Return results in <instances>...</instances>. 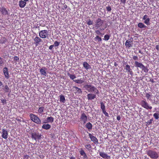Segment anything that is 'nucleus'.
<instances>
[{"instance_id":"f257e3e1","label":"nucleus","mask_w":159,"mask_h":159,"mask_svg":"<svg viewBox=\"0 0 159 159\" xmlns=\"http://www.w3.org/2000/svg\"><path fill=\"white\" fill-rule=\"evenodd\" d=\"M83 88L89 92H92L96 94L99 93V91L98 89L93 85L86 84L83 86Z\"/></svg>"},{"instance_id":"f03ea898","label":"nucleus","mask_w":159,"mask_h":159,"mask_svg":"<svg viewBox=\"0 0 159 159\" xmlns=\"http://www.w3.org/2000/svg\"><path fill=\"white\" fill-rule=\"evenodd\" d=\"M134 64L136 67L140 68L145 73L148 72V67L145 66L141 62H139L138 61H135Z\"/></svg>"},{"instance_id":"7ed1b4c3","label":"nucleus","mask_w":159,"mask_h":159,"mask_svg":"<svg viewBox=\"0 0 159 159\" xmlns=\"http://www.w3.org/2000/svg\"><path fill=\"white\" fill-rule=\"evenodd\" d=\"M147 154L151 158L157 159L159 157L158 153L155 151L149 150L146 151Z\"/></svg>"},{"instance_id":"20e7f679","label":"nucleus","mask_w":159,"mask_h":159,"mask_svg":"<svg viewBox=\"0 0 159 159\" xmlns=\"http://www.w3.org/2000/svg\"><path fill=\"white\" fill-rule=\"evenodd\" d=\"M30 117L31 120L37 124H40L41 123V121L40 118L36 115L31 113L30 115Z\"/></svg>"},{"instance_id":"39448f33","label":"nucleus","mask_w":159,"mask_h":159,"mask_svg":"<svg viewBox=\"0 0 159 159\" xmlns=\"http://www.w3.org/2000/svg\"><path fill=\"white\" fill-rule=\"evenodd\" d=\"M42 134L38 131H33L31 134V138L37 141L39 140L41 138Z\"/></svg>"},{"instance_id":"423d86ee","label":"nucleus","mask_w":159,"mask_h":159,"mask_svg":"<svg viewBox=\"0 0 159 159\" xmlns=\"http://www.w3.org/2000/svg\"><path fill=\"white\" fill-rule=\"evenodd\" d=\"M140 104L142 107L147 109H151L152 108V107L150 106L145 100H142L140 102Z\"/></svg>"},{"instance_id":"0eeeda50","label":"nucleus","mask_w":159,"mask_h":159,"mask_svg":"<svg viewBox=\"0 0 159 159\" xmlns=\"http://www.w3.org/2000/svg\"><path fill=\"white\" fill-rule=\"evenodd\" d=\"M48 32L47 30H44L40 31L39 33V37L42 39L46 38L48 35Z\"/></svg>"},{"instance_id":"6e6552de","label":"nucleus","mask_w":159,"mask_h":159,"mask_svg":"<svg viewBox=\"0 0 159 159\" xmlns=\"http://www.w3.org/2000/svg\"><path fill=\"white\" fill-rule=\"evenodd\" d=\"M80 120L81 122H83V125L85 124L87 121L88 117L84 113H83L81 114L80 117Z\"/></svg>"},{"instance_id":"1a4fd4ad","label":"nucleus","mask_w":159,"mask_h":159,"mask_svg":"<svg viewBox=\"0 0 159 159\" xmlns=\"http://www.w3.org/2000/svg\"><path fill=\"white\" fill-rule=\"evenodd\" d=\"M103 23V20H101L100 18H98L96 20L95 26L96 27H97V28H100L102 26Z\"/></svg>"},{"instance_id":"9d476101","label":"nucleus","mask_w":159,"mask_h":159,"mask_svg":"<svg viewBox=\"0 0 159 159\" xmlns=\"http://www.w3.org/2000/svg\"><path fill=\"white\" fill-rule=\"evenodd\" d=\"M89 136L90 139L91 140L96 144H98V139L95 136H93L90 133L89 134Z\"/></svg>"},{"instance_id":"9b49d317","label":"nucleus","mask_w":159,"mask_h":159,"mask_svg":"<svg viewBox=\"0 0 159 159\" xmlns=\"http://www.w3.org/2000/svg\"><path fill=\"white\" fill-rule=\"evenodd\" d=\"M101 104V108L102 111V112L103 113V114L105 115V116H106L108 117L109 115L108 113L106 112V110H105V105L104 103L102 102H101L100 103Z\"/></svg>"},{"instance_id":"f8f14e48","label":"nucleus","mask_w":159,"mask_h":159,"mask_svg":"<svg viewBox=\"0 0 159 159\" xmlns=\"http://www.w3.org/2000/svg\"><path fill=\"white\" fill-rule=\"evenodd\" d=\"M34 41L36 46H38L40 44V43L42 42V40L41 39V38L37 36L34 39Z\"/></svg>"},{"instance_id":"ddd939ff","label":"nucleus","mask_w":159,"mask_h":159,"mask_svg":"<svg viewBox=\"0 0 159 159\" xmlns=\"http://www.w3.org/2000/svg\"><path fill=\"white\" fill-rule=\"evenodd\" d=\"M2 71L5 77L7 79H8L10 77L8 71V69L6 67H5L2 69Z\"/></svg>"},{"instance_id":"4468645a","label":"nucleus","mask_w":159,"mask_h":159,"mask_svg":"<svg viewBox=\"0 0 159 159\" xmlns=\"http://www.w3.org/2000/svg\"><path fill=\"white\" fill-rule=\"evenodd\" d=\"M73 91L75 94H80L82 93L81 89L76 86H73Z\"/></svg>"},{"instance_id":"2eb2a0df","label":"nucleus","mask_w":159,"mask_h":159,"mask_svg":"<svg viewBox=\"0 0 159 159\" xmlns=\"http://www.w3.org/2000/svg\"><path fill=\"white\" fill-rule=\"evenodd\" d=\"M125 69L126 71L128 72V74H129L131 76H132L133 75V72L131 69L130 66L129 65H126L125 67Z\"/></svg>"},{"instance_id":"dca6fc26","label":"nucleus","mask_w":159,"mask_h":159,"mask_svg":"<svg viewBox=\"0 0 159 159\" xmlns=\"http://www.w3.org/2000/svg\"><path fill=\"white\" fill-rule=\"evenodd\" d=\"M98 94H96L95 93H88L87 95V97L88 99L89 100H92L94 99L96 97V95Z\"/></svg>"},{"instance_id":"f3484780","label":"nucleus","mask_w":159,"mask_h":159,"mask_svg":"<svg viewBox=\"0 0 159 159\" xmlns=\"http://www.w3.org/2000/svg\"><path fill=\"white\" fill-rule=\"evenodd\" d=\"M143 19L144 20V23L147 25H149L150 19L148 15H144L143 18Z\"/></svg>"},{"instance_id":"a211bd4d","label":"nucleus","mask_w":159,"mask_h":159,"mask_svg":"<svg viewBox=\"0 0 159 159\" xmlns=\"http://www.w3.org/2000/svg\"><path fill=\"white\" fill-rule=\"evenodd\" d=\"M2 137L4 139H6L8 138V133L7 131L4 129H2Z\"/></svg>"},{"instance_id":"6ab92c4d","label":"nucleus","mask_w":159,"mask_h":159,"mask_svg":"<svg viewBox=\"0 0 159 159\" xmlns=\"http://www.w3.org/2000/svg\"><path fill=\"white\" fill-rule=\"evenodd\" d=\"M99 154L100 156L104 159H110V157L108 156L107 153L103 152H99Z\"/></svg>"},{"instance_id":"aec40b11","label":"nucleus","mask_w":159,"mask_h":159,"mask_svg":"<svg viewBox=\"0 0 159 159\" xmlns=\"http://www.w3.org/2000/svg\"><path fill=\"white\" fill-rule=\"evenodd\" d=\"M0 11L1 12L2 14L4 16L9 15L8 11L4 7L1 8Z\"/></svg>"},{"instance_id":"412c9836","label":"nucleus","mask_w":159,"mask_h":159,"mask_svg":"<svg viewBox=\"0 0 159 159\" xmlns=\"http://www.w3.org/2000/svg\"><path fill=\"white\" fill-rule=\"evenodd\" d=\"M85 126L86 128H87L89 131H90L92 129L93 125L90 122L87 123L86 124Z\"/></svg>"},{"instance_id":"4be33fe9","label":"nucleus","mask_w":159,"mask_h":159,"mask_svg":"<svg viewBox=\"0 0 159 159\" xmlns=\"http://www.w3.org/2000/svg\"><path fill=\"white\" fill-rule=\"evenodd\" d=\"M80 155L83 156V158L84 159H85L87 158V156L84 152L82 148H81L80 151Z\"/></svg>"},{"instance_id":"5701e85b","label":"nucleus","mask_w":159,"mask_h":159,"mask_svg":"<svg viewBox=\"0 0 159 159\" xmlns=\"http://www.w3.org/2000/svg\"><path fill=\"white\" fill-rule=\"evenodd\" d=\"M83 66L84 68L88 70L89 69H91V66L87 62H83Z\"/></svg>"},{"instance_id":"b1692460","label":"nucleus","mask_w":159,"mask_h":159,"mask_svg":"<svg viewBox=\"0 0 159 159\" xmlns=\"http://www.w3.org/2000/svg\"><path fill=\"white\" fill-rule=\"evenodd\" d=\"M26 2L24 1L21 0L19 1V6L21 8L24 7L26 5Z\"/></svg>"},{"instance_id":"393cba45","label":"nucleus","mask_w":159,"mask_h":159,"mask_svg":"<svg viewBox=\"0 0 159 159\" xmlns=\"http://www.w3.org/2000/svg\"><path fill=\"white\" fill-rule=\"evenodd\" d=\"M7 39L4 37H2L1 38L0 40V43L1 44H4L7 43Z\"/></svg>"},{"instance_id":"a878e982","label":"nucleus","mask_w":159,"mask_h":159,"mask_svg":"<svg viewBox=\"0 0 159 159\" xmlns=\"http://www.w3.org/2000/svg\"><path fill=\"white\" fill-rule=\"evenodd\" d=\"M40 72L42 75L46 76L47 74L46 71V68L44 67L43 68L41 69L40 70Z\"/></svg>"},{"instance_id":"bb28decb","label":"nucleus","mask_w":159,"mask_h":159,"mask_svg":"<svg viewBox=\"0 0 159 159\" xmlns=\"http://www.w3.org/2000/svg\"><path fill=\"white\" fill-rule=\"evenodd\" d=\"M73 81L77 84H82L84 82V80L83 78L80 79L74 80Z\"/></svg>"},{"instance_id":"cd10ccee","label":"nucleus","mask_w":159,"mask_h":159,"mask_svg":"<svg viewBox=\"0 0 159 159\" xmlns=\"http://www.w3.org/2000/svg\"><path fill=\"white\" fill-rule=\"evenodd\" d=\"M51 127V126L49 124H43L42 126V128L46 130L49 129Z\"/></svg>"},{"instance_id":"c85d7f7f","label":"nucleus","mask_w":159,"mask_h":159,"mask_svg":"<svg viewBox=\"0 0 159 159\" xmlns=\"http://www.w3.org/2000/svg\"><path fill=\"white\" fill-rule=\"evenodd\" d=\"M131 42L128 40H127L125 43V46L126 48H129L130 47H132Z\"/></svg>"},{"instance_id":"c756f323","label":"nucleus","mask_w":159,"mask_h":159,"mask_svg":"<svg viewBox=\"0 0 159 159\" xmlns=\"http://www.w3.org/2000/svg\"><path fill=\"white\" fill-rule=\"evenodd\" d=\"M2 89L5 93H8L11 91L10 89L7 85H5L4 88H2Z\"/></svg>"},{"instance_id":"7c9ffc66","label":"nucleus","mask_w":159,"mask_h":159,"mask_svg":"<svg viewBox=\"0 0 159 159\" xmlns=\"http://www.w3.org/2000/svg\"><path fill=\"white\" fill-rule=\"evenodd\" d=\"M138 27L140 28H145L146 26L142 22H139L138 24Z\"/></svg>"},{"instance_id":"2f4dec72","label":"nucleus","mask_w":159,"mask_h":159,"mask_svg":"<svg viewBox=\"0 0 159 159\" xmlns=\"http://www.w3.org/2000/svg\"><path fill=\"white\" fill-rule=\"evenodd\" d=\"M47 121L48 123L53 122L54 121V118L52 117H48L47 118Z\"/></svg>"},{"instance_id":"473e14b6","label":"nucleus","mask_w":159,"mask_h":159,"mask_svg":"<svg viewBox=\"0 0 159 159\" xmlns=\"http://www.w3.org/2000/svg\"><path fill=\"white\" fill-rule=\"evenodd\" d=\"M94 39L95 41L98 42H101L102 41V38L98 35L96 36L94 38Z\"/></svg>"},{"instance_id":"72a5a7b5","label":"nucleus","mask_w":159,"mask_h":159,"mask_svg":"<svg viewBox=\"0 0 159 159\" xmlns=\"http://www.w3.org/2000/svg\"><path fill=\"white\" fill-rule=\"evenodd\" d=\"M60 102L64 103L65 100V98L64 96L62 95H61L60 96Z\"/></svg>"},{"instance_id":"f704fd0d","label":"nucleus","mask_w":159,"mask_h":159,"mask_svg":"<svg viewBox=\"0 0 159 159\" xmlns=\"http://www.w3.org/2000/svg\"><path fill=\"white\" fill-rule=\"evenodd\" d=\"M67 75L72 80H74L76 78V76L74 75L71 74L69 72L67 73Z\"/></svg>"},{"instance_id":"c9c22d12","label":"nucleus","mask_w":159,"mask_h":159,"mask_svg":"<svg viewBox=\"0 0 159 159\" xmlns=\"http://www.w3.org/2000/svg\"><path fill=\"white\" fill-rule=\"evenodd\" d=\"M44 109V107H40L38 110V112L39 113H42Z\"/></svg>"},{"instance_id":"e433bc0d","label":"nucleus","mask_w":159,"mask_h":159,"mask_svg":"<svg viewBox=\"0 0 159 159\" xmlns=\"http://www.w3.org/2000/svg\"><path fill=\"white\" fill-rule=\"evenodd\" d=\"M152 94H150L149 93H146L145 97L147 98V99H149V100H151V97H152Z\"/></svg>"},{"instance_id":"4c0bfd02","label":"nucleus","mask_w":159,"mask_h":159,"mask_svg":"<svg viewBox=\"0 0 159 159\" xmlns=\"http://www.w3.org/2000/svg\"><path fill=\"white\" fill-rule=\"evenodd\" d=\"M110 37V36L109 35L106 34L105 35L103 39L105 41H107L109 39Z\"/></svg>"},{"instance_id":"58836bf2","label":"nucleus","mask_w":159,"mask_h":159,"mask_svg":"<svg viewBox=\"0 0 159 159\" xmlns=\"http://www.w3.org/2000/svg\"><path fill=\"white\" fill-rule=\"evenodd\" d=\"M153 116L156 120H157L159 118V114L157 113H155L153 114Z\"/></svg>"},{"instance_id":"ea45409f","label":"nucleus","mask_w":159,"mask_h":159,"mask_svg":"<svg viewBox=\"0 0 159 159\" xmlns=\"http://www.w3.org/2000/svg\"><path fill=\"white\" fill-rule=\"evenodd\" d=\"M95 33L97 35H101V36H102L103 34H102L100 31V30H96L95 31Z\"/></svg>"},{"instance_id":"a19ab883","label":"nucleus","mask_w":159,"mask_h":159,"mask_svg":"<svg viewBox=\"0 0 159 159\" xmlns=\"http://www.w3.org/2000/svg\"><path fill=\"white\" fill-rule=\"evenodd\" d=\"M85 147L87 149H88V150H89V151L92 148L91 146L89 144H87V145H85Z\"/></svg>"},{"instance_id":"79ce46f5","label":"nucleus","mask_w":159,"mask_h":159,"mask_svg":"<svg viewBox=\"0 0 159 159\" xmlns=\"http://www.w3.org/2000/svg\"><path fill=\"white\" fill-rule=\"evenodd\" d=\"M4 64L3 59L0 57V66H3Z\"/></svg>"},{"instance_id":"37998d69","label":"nucleus","mask_w":159,"mask_h":159,"mask_svg":"<svg viewBox=\"0 0 159 159\" xmlns=\"http://www.w3.org/2000/svg\"><path fill=\"white\" fill-rule=\"evenodd\" d=\"M60 43V42L56 41L54 42V44L53 45H54V46L56 47H58Z\"/></svg>"},{"instance_id":"c03bdc74","label":"nucleus","mask_w":159,"mask_h":159,"mask_svg":"<svg viewBox=\"0 0 159 159\" xmlns=\"http://www.w3.org/2000/svg\"><path fill=\"white\" fill-rule=\"evenodd\" d=\"M23 158L24 159H29L30 158V156L27 154H25L23 156Z\"/></svg>"},{"instance_id":"a18cd8bd","label":"nucleus","mask_w":159,"mask_h":159,"mask_svg":"<svg viewBox=\"0 0 159 159\" xmlns=\"http://www.w3.org/2000/svg\"><path fill=\"white\" fill-rule=\"evenodd\" d=\"M87 24L89 25H92L93 24V21H91L90 19H89L87 22Z\"/></svg>"},{"instance_id":"49530a36","label":"nucleus","mask_w":159,"mask_h":159,"mask_svg":"<svg viewBox=\"0 0 159 159\" xmlns=\"http://www.w3.org/2000/svg\"><path fill=\"white\" fill-rule=\"evenodd\" d=\"M19 57L17 56H15L14 57V61H19Z\"/></svg>"},{"instance_id":"de8ad7c7","label":"nucleus","mask_w":159,"mask_h":159,"mask_svg":"<svg viewBox=\"0 0 159 159\" xmlns=\"http://www.w3.org/2000/svg\"><path fill=\"white\" fill-rule=\"evenodd\" d=\"M133 59L135 61H137V60H138V57L137 56H133Z\"/></svg>"},{"instance_id":"09e8293b","label":"nucleus","mask_w":159,"mask_h":159,"mask_svg":"<svg viewBox=\"0 0 159 159\" xmlns=\"http://www.w3.org/2000/svg\"><path fill=\"white\" fill-rule=\"evenodd\" d=\"M153 120V119H150L149 120H148V121L147 122V124L148 125H149L150 124H151Z\"/></svg>"},{"instance_id":"8fccbe9b","label":"nucleus","mask_w":159,"mask_h":159,"mask_svg":"<svg viewBox=\"0 0 159 159\" xmlns=\"http://www.w3.org/2000/svg\"><path fill=\"white\" fill-rule=\"evenodd\" d=\"M106 9L108 12L111 11V8L110 6H108V7H106Z\"/></svg>"},{"instance_id":"3c124183","label":"nucleus","mask_w":159,"mask_h":159,"mask_svg":"<svg viewBox=\"0 0 159 159\" xmlns=\"http://www.w3.org/2000/svg\"><path fill=\"white\" fill-rule=\"evenodd\" d=\"M2 103L4 105L6 104V100L5 99H2L1 100Z\"/></svg>"},{"instance_id":"603ef678","label":"nucleus","mask_w":159,"mask_h":159,"mask_svg":"<svg viewBox=\"0 0 159 159\" xmlns=\"http://www.w3.org/2000/svg\"><path fill=\"white\" fill-rule=\"evenodd\" d=\"M67 7L68 6L66 4H63V7L62 8L63 10H64L66 9L67 8Z\"/></svg>"},{"instance_id":"864d4df0","label":"nucleus","mask_w":159,"mask_h":159,"mask_svg":"<svg viewBox=\"0 0 159 159\" xmlns=\"http://www.w3.org/2000/svg\"><path fill=\"white\" fill-rule=\"evenodd\" d=\"M155 48L157 51H159V45H156Z\"/></svg>"},{"instance_id":"5fc2aeb1","label":"nucleus","mask_w":159,"mask_h":159,"mask_svg":"<svg viewBox=\"0 0 159 159\" xmlns=\"http://www.w3.org/2000/svg\"><path fill=\"white\" fill-rule=\"evenodd\" d=\"M53 47H54V45H51L49 47V48L50 50H52Z\"/></svg>"},{"instance_id":"6e6d98bb","label":"nucleus","mask_w":159,"mask_h":159,"mask_svg":"<svg viewBox=\"0 0 159 159\" xmlns=\"http://www.w3.org/2000/svg\"><path fill=\"white\" fill-rule=\"evenodd\" d=\"M121 2L125 4L126 2V0H120Z\"/></svg>"},{"instance_id":"4d7b16f0","label":"nucleus","mask_w":159,"mask_h":159,"mask_svg":"<svg viewBox=\"0 0 159 159\" xmlns=\"http://www.w3.org/2000/svg\"><path fill=\"white\" fill-rule=\"evenodd\" d=\"M116 119L117 120H120V116H118L117 117V118H116Z\"/></svg>"},{"instance_id":"13d9d810","label":"nucleus","mask_w":159,"mask_h":159,"mask_svg":"<svg viewBox=\"0 0 159 159\" xmlns=\"http://www.w3.org/2000/svg\"><path fill=\"white\" fill-rule=\"evenodd\" d=\"M70 158V159H75V158L73 157H71Z\"/></svg>"},{"instance_id":"bf43d9fd","label":"nucleus","mask_w":159,"mask_h":159,"mask_svg":"<svg viewBox=\"0 0 159 159\" xmlns=\"http://www.w3.org/2000/svg\"><path fill=\"white\" fill-rule=\"evenodd\" d=\"M106 28L105 27L104 28H103L102 29H100V30H104Z\"/></svg>"},{"instance_id":"052dcab7","label":"nucleus","mask_w":159,"mask_h":159,"mask_svg":"<svg viewBox=\"0 0 159 159\" xmlns=\"http://www.w3.org/2000/svg\"><path fill=\"white\" fill-rule=\"evenodd\" d=\"M16 120H17V121H20V119H18L17 118H16Z\"/></svg>"},{"instance_id":"680f3d73","label":"nucleus","mask_w":159,"mask_h":159,"mask_svg":"<svg viewBox=\"0 0 159 159\" xmlns=\"http://www.w3.org/2000/svg\"><path fill=\"white\" fill-rule=\"evenodd\" d=\"M139 53H140L141 54H143V52H141V51L140 50H139Z\"/></svg>"},{"instance_id":"e2e57ef3","label":"nucleus","mask_w":159,"mask_h":159,"mask_svg":"<svg viewBox=\"0 0 159 159\" xmlns=\"http://www.w3.org/2000/svg\"><path fill=\"white\" fill-rule=\"evenodd\" d=\"M25 2H27L29 0H23Z\"/></svg>"},{"instance_id":"0e129e2a","label":"nucleus","mask_w":159,"mask_h":159,"mask_svg":"<svg viewBox=\"0 0 159 159\" xmlns=\"http://www.w3.org/2000/svg\"><path fill=\"white\" fill-rule=\"evenodd\" d=\"M151 82H152V83H154V81H153V80H152L151 81Z\"/></svg>"}]
</instances>
